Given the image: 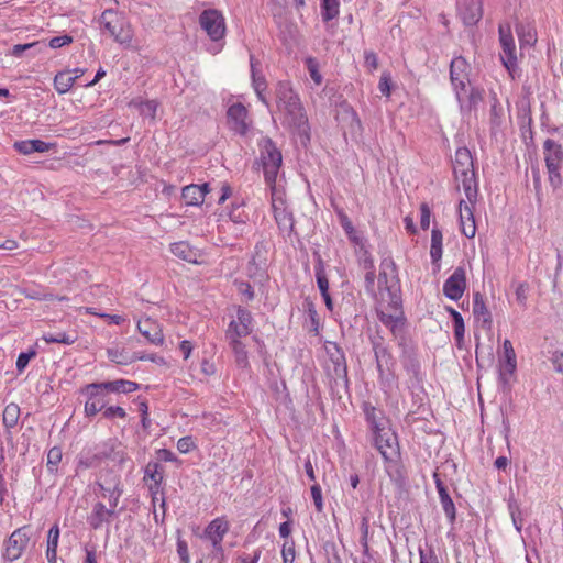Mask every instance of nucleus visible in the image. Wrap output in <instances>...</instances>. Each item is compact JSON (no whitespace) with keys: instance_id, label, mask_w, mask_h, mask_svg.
Listing matches in <instances>:
<instances>
[{"instance_id":"f257e3e1","label":"nucleus","mask_w":563,"mask_h":563,"mask_svg":"<svg viewBox=\"0 0 563 563\" xmlns=\"http://www.w3.org/2000/svg\"><path fill=\"white\" fill-rule=\"evenodd\" d=\"M275 93L278 110L285 113L288 124L296 129L302 143L306 144L310 140V126L299 97L292 90L289 81H279L276 85Z\"/></svg>"},{"instance_id":"f03ea898","label":"nucleus","mask_w":563,"mask_h":563,"mask_svg":"<svg viewBox=\"0 0 563 563\" xmlns=\"http://www.w3.org/2000/svg\"><path fill=\"white\" fill-rule=\"evenodd\" d=\"M382 271L378 275L379 305L388 303L394 307L400 305L401 288L398 269L391 258L383 260Z\"/></svg>"},{"instance_id":"7ed1b4c3","label":"nucleus","mask_w":563,"mask_h":563,"mask_svg":"<svg viewBox=\"0 0 563 563\" xmlns=\"http://www.w3.org/2000/svg\"><path fill=\"white\" fill-rule=\"evenodd\" d=\"M101 23L115 42L128 45L132 42V27L117 11L111 9L104 10L101 14Z\"/></svg>"},{"instance_id":"20e7f679","label":"nucleus","mask_w":563,"mask_h":563,"mask_svg":"<svg viewBox=\"0 0 563 563\" xmlns=\"http://www.w3.org/2000/svg\"><path fill=\"white\" fill-rule=\"evenodd\" d=\"M471 65L467 60L457 56L450 64V80L459 103L463 107V97L467 92L470 86Z\"/></svg>"},{"instance_id":"39448f33","label":"nucleus","mask_w":563,"mask_h":563,"mask_svg":"<svg viewBox=\"0 0 563 563\" xmlns=\"http://www.w3.org/2000/svg\"><path fill=\"white\" fill-rule=\"evenodd\" d=\"M30 542V527L23 526L14 530L5 541L3 558L8 561L18 560Z\"/></svg>"},{"instance_id":"423d86ee","label":"nucleus","mask_w":563,"mask_h":563,"mask_svg":"<svg viewBox=\"0 0 563 563\" xmlns=\"http://www.w3.org/2000/svg\"><path fill=\"white\" fill-rule=\"evenodd\" d=\"M282 162L280 151L271 140H264L261 144V164L264 176H277Z\"/></svg>"},{"instance_id":"0eeeda50","label":"nucleus","mask_w":563,"mask_h":563,"mask_svg":"<svg viewBox=\"0 0 563 563\" xmlns=\"http://www.w3.org/2000/svg\"><path fill=\"white\" fill-rule=\"evenodd\" d=\"M374 444L386 462H395L399 456L397 435L387 428L374 433Z\"/></svg>"},{"instance_id":"6e6552de","label":"nucleus","mask_w":563,"mask_h":563,"mask_svg":"<svg viewBox=\"0 0 563 563\" xmlns=\"http://www.w3.org/2000/svg\"><path fill=\"white\" fill-rule=\"evenodd\" d=\"M499 41L503 48L500 59L503 65L511 74L517 66L516 45L509 25H499Z\"/></svg>"},{"instance_id":"1a4fd4ad","label":"nucleus","mask_w":563,"mask_h":563,"mask_svg":"<svg viewBox=\"0 0 563 563\" xmlns=\"http://www.w3.org/2000/svg\"><path fill=\"white\" fill-rule=\"evenodd\" d=\"M199 22L212 41H219L224 36L225 22L223 15L218 10L203 11Z\"/></svg>"},{"instance_id":"9d476101","label":"nucleus","mask_w":563,"mask_h":563,"mask_svg":"<svg viewBox=\"0 0 563 563\" xmlns=\"http://www.w3.org/2000/svg\"><path fill=\"white\" fill-rule=\"evenodd\" d=\"M104 390L102 383L88 384L81 389V393L88 396L85 404V415L87 417H93L104 408Z\"/></svg>"},{"instance_id":"9b49d317","label":"nucleus","mask_w":563,"mask_h":563,"mask_svg":"<svg viewBox=\"0 0 563 563\" xmlns=\"http://www.w3.org/2000/svg\"><path fill=\"white\" fill-rule=\"evenodd\" d=\"M466 289V273L464 267L459 266L454 269L453 274L443 284V294L451 300H459L462 298Z\"/></svg>"},{"instance_id":"f8f14e48","label":"nucleus","mask_w":563,"mask_h":563,"mask_svg":"<svg viewBox=\"0 0 563 563\" xmlns=\"http://www.w3.org/2000/svg\"><path fill=\"white\" fill-rule=\"evenodd\" d=\"M489 112H488V123L490 134L494 137H497L499 133L504 131L506 125V114L504 107L501 106L497 95L492 92L489 95Z\"/></svg>"},{"instance_id":"ddd939ff","label":"nucleus","mask_w":563,"mask_h":563,"mask_svg":"<svg viewBox=\"0 0 563 563\" xmlns=\"http://www.w3.org/2000/svg\"><path fill=\"white\" fill-rule=\"evenodd\" d=\"M457 14L464 25H476L483 18V0H459Z\"/></svg>"},{"instance_id":"4468645a","label":"nucleus","mask_w":563,"mask_h":563,"mask_svg":"<svg viewBox=\"0 0 563 563\" xmlns=\"http://www.w3.org/2000/svg\"><path fill=\"white\" fill-rule=\"evenodd\" d=\"M400 362L404 368L409 375L416 380V383L422 382V372L420 362L417 358L416 350L411 342L401 343Z\"/></svg>"},{"instance_id":"2eb2a0df","label":"nucleus","mask_w":563,"mask_h":563,"mask_svg":"<svg viewBox=\"0 0 563 563\" xmlns=\"http://www.w3.org/2000/svg\"><path fill=\"white\" fill-rule=\"evenodd\" d=\"M181 197L187 205L199 206L203 202L211 205V188L208 183L187 185L183 188Z\"/></svg>"},{"instance_id":"dca6fc26","label":"nucleus","mask_w":563,"mask_h":563,"mask_svg":"<svg viewBox=\"0 0 563 563\" xmlns=\"http://www.w3.org/2000/svg\"><path fill=\"white\" fill-rule=\"evenodd\" d=\"M543 148L544 159L549 174L559 176V170L563 163L562 146L558 142L548 139L543 144Z\"/></svg>"},{"instance_id":"f3484780","label":"nucleus","mask_w":563,"mask_h":563,"mask_svg":"<svg viewBox=\"0 0 563 563\" xmlns=\"http://www.w3.org/2000/svg\"><path fill=\"white\" fill-rule=\"evenodd\" d=\"M247 114V109L242 103L232 104L227 112L230 129L244 135L249 130Z\"/></svg>"},{"instance_id":"a211bd4d","label":"nucleus","mask_w":563,"mask_h":563,"mask_svg":"<svg viewBox=\"0 0 563 563\" xmlns=\"http://www.w3.org/2000/svg\"><path fill=\"white\" fill-rule=\"evenodd\" d=\"M437 492L439 494L440 504L442 509L451 525H453L456 520V508L455 505L449 494V489L444 482L440 478L438 473L433 474Z\"/></svg>"},{"instance_id":"6ab92c4d","label":"nucleus","mask_w":563,"mask_h":563,"mask_svg":"<svg viewBox=\"0 0 563 563\" xmlns=\"http://www.w3.org/2000/svg\"><path fill=\"white\" fill-rule=\"evenodd\" d=\"M453 176H475L473 157L468 148L460 147L453 161Z\"/></svg>"},{"instance_id":"aec40b11","label":"nucleus","mask_w":563,"mask_h":563,"mask_svg":"<svg viewBox=\"0 0 563 563\" xmlns=\"http://www.w3.org/2000/svg\"><path fill=\"white\" fill-rule=\"evenodd\" d=\"M228 529V522L219 518L212 520L206 529L207 534L212 541L214 555L219 556V560L223 558V549L221 542Z\"/></svg>"},{"instance_id":"412c9836","label":"nucleus","mask_w":563,"mask_h":563,"mask_svg":"<svg viewBox=\"0 0 563 563\" xmlns=\"http://www.w3.org/2000/svg\"><path fill=\"white\" fill-rule=\"evenodd\" d=\"M139 332L152 344L162 345L164 343V334L161 324L152 319L146 318L137 322Z\"/></svg>"},{"instance_id":"4be33fe9","label":"nucleus","mask_w":563,"mask_h":563,"mask_svg":"<svg viewBox=\"0 0 563 563\" xmlns=\"http://www.w3.org/2000/svg\"><path fill=\"white\" fill-rule=\"evenodd\" d=\"M472 310L476 321L482 322V328L485 330H490L493 324L492 313L488 310L484 297L481 292H475L473 295Z\"/></svg>"},{"instance_id":"5701e85b","label":"nucleus","mask_w":563,"mask_h":563,"mask_svg":"<svg viewBox=\"0 0 563 563\" xmlns=\"http://www.w3.org/2000/svg\"><path fill=\"white\" fill-rule=\"evenodd\" d=\"M461 231L466 238H473L476 232L474 220V207L468 206L465 200L459 202Z\"/></svg>"},{"instance_id":"b1692460","label":"nucleus","mask_w":563,"mask_h":563,"mask_svg":"<svg viewBox=\"0 0 563 563\" xmlns=\"http://www.w3.org/2000/svg\"><path fill=\"white\" fill-rule=\"evenodd\" d=\"M55 147V144L47 143L42 140H24L14 143V148L24 155L32 153H45Z\"/></svg>"},{"instance_id":"393cba45","label":"nucleus","mask_w":563,"mask_h":563,"mask_svg":"<svg viewBox=\"0 0 563 563\" xmlns=\"http://www.w3.org/2000/svg\"><path fill=\"white\" fill-rule=\"evenodd\" d=\"M250 64H251V75H252V86L254 88V91L257 96V98L264 103L268 104L267 99L265 97V91L267 89V82L265 77L257 70V62L255 60L254 56L251 55L250 57Z\"/></svg>"},{"instance_id":"a878e982","label":"nucleus","mask_w":563,"mask_h":563,"mask_svg":"<svg viewBox=\"0 0 563 563\" xmlns=\"http://www.w3.org/2000/svg\"><path fill=\"white\" fill-rule=\"evenodd\" d=\"M330 360L333 364V378L335 382L339 379L347 384V366L344 352L335 345V352L330 354Z\"/></svg>"},{"instance_id":"bb28decb","label":"nucleus","mask_w":563,"mask_h":563,"mask_svg":"<svg viewBox=\"0 0 563 563\" xmlns=\"http://www.w3.org/2000/svg\"><path fill=\"white\" fill-rule=\"evenodd\" d=\"M364 413L373 433L384 431L387 420L385 419L382 410H378L371 404H364Z\"/></svg>"},{"instance_id":"cd10ccee","label":"nucleus","mask_w":563,"mask_h":563,"mask_svg":"<svg viewBox=\"0 0 563 563\" xmlns=\"http://www.w3.org/2000/svg\"><path fill=\"white\" fill-rule=\"evenodd\" d=\"M130 108L139 110L141 115L147 117L151 120L156 119L157 109L159 103L157 100H147L141 97L134 98L129 102Z\"/></svg>"},{"instance_id":"c85d7f7f","label":"nucleus","mask_w":563,"mask_h":563,"mask_svg":"<svg viewBox=\"0 0 563 563\" xmlns=\"http://www.w3.org/2000/svg\"><path fill=\"white\" fill-rule=\"evenodd\" d=\"M382 309L377 310V316L379 321L389 328L393 323L396 322L398 318H400L404 314L402 311V299L400 298V305L397 307H394L388 303L380 305Z\"/></svg>"},{"instance_id":"c756f323","label":"nucleus","mask_w":563,"mask_h":563,"mask_svg":"<svg viewBox=\"0 0 563 563\" xmlns=\"http://www.w3.org/2000/svg\"><path fill=\"white\" fill-rule=\"evenodd\" d=\"M485 90L479 87H467V92L463 97V107L461 109H467L468 111H476L479 104L484 101Z\"/></svg>"},{"instance_id":"7c9ffc66","label":"nucleus","mask_w":563,"mask_h":563,"mask_svg":"<svg viewBox=\"0 0 563 563\" xmlns=\"http://www.w3.org/2000/svg\"><path fill=\"white\" fill-rule=\"evenodd\" d=\"M275 221L282 232L290 235L294 231L295 220L292 213L286 207H278L273 209Z\"/></svg>"},{"instance_id":"2f4dec72","label":"nucleus","mask_w":563,"mask_h":563,"mask_svg":"<svg viewBox=\"0 0 563 563\" xmlns=\"http://www.w3.org/2000/svg\"><path fill=\"white\" fill-rule=\"evenodd\" d=\"M107 355L111 362L120 365H128L137 360H143L145 357V355L140 352L129 354L124 349H108Z\"/></svg>"},{"instance_id":"473e14b6","label":"nucleus","mask_w":563,"mask_h":563,"mask_svg":"<svg viewBox=\"0 0 563 563\" xmlns=\"http://www.w3.org/2000/svg\"><path fill=\"white\" fill-rule=\"evenodd\" d=\"M98 487L101 490L102 497L109 498V506L115 508L119 504V499L123 493L120 481H115L112 485L98 483Z\"/></svg>"},{"instance_id":"72a5a7b5","label":"nucleus","mask_w":563,"mask_h":563,"mask_svg":"<svg viewBox=\"0 0 563 563\" xmlns=\"http://www.w3.org/2000/svg\"><path fill=\"white\" fill-rule=\"evenodd\" d=\"M102 386L106 388L107 391L110 393H122V394H130L140 388V385L132 380L126 379H115L112 382H103Z\"/></svg>"},{"instance_id":"f704fd0d","label":"nucleus","mask_w":563,"mask_h":563,"mask_svg":"<svg viewBox=\"0 0 563 563\" xmlns=\"http://www.w3.org/2000/svg\"><path fill=\"white\" fill-rule=\"evenodd\" d=\"M170 251L176 257L181 258L186 262H189V263L197 262V258H196L197 254L194 251V249L189 245L188 242L180 241V242L173 243L170 245Z\"/></svg>"},{"instance_id":"c9c22d12","label":"nucleus","mask_w":563,"mask_h":563,"mask_svg":"<svg viewBox=\"0 0 563 563\" xmlns=\"http://www.w3.org/2000/svg\"><path fill=\"white\" fill-rule=\"evenodd\" d=\"M75 82L76 77H73L71 71L63 70L54 77V88L59 95L68 92Z\"/></svg>"},{"instance_id":"e433bc0d","label":"nucleus","mask_w":563,"mask_h":563,"mask_svg":"<svg viewBox=\"0 0 563 563\" xmlns=\"http://www.w3.org/2000/svg\"><path fill=\"white\" fill-rule=\"evenodd\" d=\"M107 507L98 501L93 505L91 514L88 516V523L93 530H98L103 523H108L106 518Z\"/></svg>"},{"instance_id":"4c0bfd02","label":"nucleus","mask_w":563,"mask_h":563,"mask_svg":"<svg viewBox=\"0 0 563 563\" xmlns=\"http://www.w3.org/2000/svg\"><path fill=\"white\" fill-rule=\"evenodd\" d=\"M373 349L376 357L377 369L380 374H383V366H388L393 360V356L382 342L373 341Z\"/></svg>"},{"instance_id":"58836bf2","label":"nucleus","mask_w":563,"mask_h":563,"mask_svg":"<svg viewBox=\"0 0 563 563\" xmlns=\"http://www.w3.org/2000/svg\"><path fill=\"white\" fill-rule=\"evenodd\" d=\"M442 240L443 235L440 229L433 228L431 231L430 256L432 263H438L442 257Z\"/></svg>"},{"instance_id":"ea45409f","label":"nucleus","mask_w":563,"mask_h":563,"mask_svg":"<svg viewBox=\"0 0 563 563\" xmlns=\"http://www.w3.org/2000/svg\"><path fill=\"white\" fill-rule=\"evenodd\" d=\"M235 357V363L240 368H249V356L245 350V345L241 342V340H233V342H229Z\"/></svg>"},{"instance_id":"a19ab883","label":"nucleus","mask_w":563,"mask_h":563,"mask_svg":"<svg viewBox=\"0 0 563 563\" xmlns=\"http://www.w3.org/2000/svg\"><path fill=\"white\" fill-rule=\"evenodd\" d=\"M317 256V263L314 266L316 269V278H317V285L321 292V295H325V292H329V280L325 275L324 271V264L319 254L316 253Z\"/></svg>"},{"instance_id":"79ce46f5","label":"nucleus","mask_w":563,"mask_h":563,"mask_svg":"<svg viewBox=\"0 0 563 563\" xmlns=\"http://www.w3.org/2000/svg\"><path fill=\"white\" fill-rule=\"evenodd\" d=\"M340 13V0H322L321 15L323 21L328 22L336 18Z\"/></svg>"},{"instance_id":"37998d69","label":"nucleus","mask_w":563,"mask_h":563,"mask_svg":"<svg viewBox=\"0 0 563 563\" xmlns=\"http://www.w3.org/2000/svg\"><path fill=\"white\" fill-rule=\"evenodd\" d=\"M277 178H266L267 184L271 188L272 192V207L273 209L278 207H285V199H284V189L279 187V185L276 184Z\"/></svg>"},{"instance_id":"c03bdc74","label":"nucleus","mask_w":563,"mask_h":563,"mask_svg":"<svg viewBox=\"0 0 563 563\" xmlns=\"http://www.w3.org/2000/svg\"><path fill=\"white\" fill-rule=\"evenodd\" d=\"M78 336L76 333H66V332H58V333H48L44 334L43 340L47 343H63L66 345H70L77 341Z\"/></svg>"},{"instance_id":"a18cd8bd","label":"nucleus","mask_w":563,"mask_h":563,"mask_svg":"<svg viewBox=\"0 0 563 563\" xmlns=\"http://www.w3.org/2000/svg\"><path fill=\"white\" fill-rule=\"evenodd\" d=\"M163 466L158 462L150 461L144 470V481L163 482Z\"/></svg>"},{"instance_id":"49530a36","label":"nucleus","mask_w":563,"mask_h":563,"mask_svg":"<svg viewBox=\"0 0 563 563\" xmlns=\"http://www.w3.org/2000/svg\"><path fill=\"white\" fill-rule=\"evenodd\" d=\"M477 178H463V188L468 201V206L474 207L477 200L478 184Z\"/></svg>"},{"instance_id":"de8ad7c7","label":"nucleus","mask_w":563,"mask_h":563,"mask_svg":"<svg viewBox=\"0 0 563 563\" xmlns=\"http://www.w3.org/2000/svg\"><path fill=\"white\" fill-rule=\"evenodd\" d=\"M20 417V407L15 404H9L3 411V424L11 429L16 426Z\"/></svg>"},{"instance_id":"09e8293b","label":"nucleus","mask_w":563,"mask_h":563,"mask_svg":"<svg viewBox=\"0 0 563 563\" xmlns=\"http://www.w3.org/2000/svg\"><path fill=\"white\" fill-rule=\"evenodd\" d=\"M241 328L242 325L238 321L232 320L225 331V339L229 342H233V340H240L241 338L246 336L252 332V330H243Z\"/></svg>"},{"instance_id":"8fccbe9b","label":"nucleus","mask_w":563,"mask_h":563,"mask_svg":"<svg viewBox=\"0 0 563 563\" xmlns=\"http://www.w3.org/2000/svg\"><path fill=\"white\" fill-rule=\"evenodd\" d=\"M405 328H406V319H405L404 314L400 318H398L396 320V322L389 327L391 334L395 336L396 340H398L399 347H401L402 342H410L405 334Z\"/></svg>"},{"instance_id":"3c124183","label":"nucleus","mask_w":563,"mask_h":563,"mask_svg":"<svg viewBox=\"0 0 563 563\" xmlns=\"http://www.w3.org/2000/svg\"><path fill=\"white\" fill-rule=\"evenodd\" d=\"M453 321V327H454V338H455V341H456V346L459 349H462L463 347V343H464V333H465V324H464V319L462 317V314H454V319H452Z\"/></svg>"},{"instance_id":"603ef678","label":"nucleus","mask_w":563,"mask_h":563,"mask_svg":"<svg viewBox=\"0 0 563 563\" xmlns=\"http://www.w3.org/2000/svg\"><path fill=\"white\" fill-rule=\"evenodd\" d=\"M63 457L62 450L58 446H53L47 453V470L54 474L57 472L58 464Z\"/></svg>"},{"instance_id":"864d4df0","label":"nucleus","mask_w":563,"mask_h":563,"mask_svg":"<svg viewBox=\"0 0 563 563\" xmlns=\"http://www.w3.org/2000/svg\"><path fill=\"white\" fill-rule=\"evenodd\" d=\"M308 73L317 86L322 84V75L319 70V63L314 57H308L305 60Z\"/></svg>"},{"instance_id":"5fc2aeb1","label":"nucleus","mask_w":563,"mask_h":563,"mask_svg":"<svg viewBox=\"0 0 563 563\" xmlns=\"http://www.w3.org/2000/svg\"><path fill=\"white\" fill-rule=\"evenodd\" d=\"M243 329V330H252L253 331V317L251 314V312L239 306L238 309H236V320Z\"/></svg>"},{"instance_id":"6e6d98bb","label":"nucleus","mask_w":563,"mask_h":563,"mask_svg":"<svg viewBox=\"0 0 563 563\" xmlns=\"http://www.w3.org/2000/svg\"><path fill=\"white\" fill-rule=\"evenodd\" d=\"M232 189L228 184H223L219 191L216 194L211 189V205L216 201L218 205L224 203V201L231 196Z\"/></svg>"},{"instance_id":"4d7b16f0","label":"nucleus","mask_w":563,"mask_h":563,"mask_svg":"<svg viewBox=\"0 0 563 563\" xmlns=\"http://www.w3.org/2000/svg\"><path fill=\"white\" fill-rule=\"evenodd\" d=\"M35 355H36V352L34 350H30L29 352L20 353L19 356H18V360H16V369H18V372L22 373L26 368L29 362L33 357H35Z\"/></svg>"},{"instance_id":"13d9d810","label":"nucleus","mask_w":563,"mask_h":563,"mask_svg":"<svg viewBox=\"0 0 563 563\" xmlns=\"http://www.w3.org/2000/svg\"><path fill=\"white\" fill-rule=\"evenodd\" d=\"M379 91L387 98L391 95V77L389 73H383L378 84Z\"/></svg>"},{"instance_id":"bf43d9fd","label":"nucleus","mask_w":563,"mask_h":563,"mask_svg":"<svg viewBox=\"0 0 563 563\" xmlns=\"http://www.w3.org/2000/svg\"><path fill=\"white\" fill-rule=\"evenodd\" d=\"M238 291L243 295L246 301H252L255 297L253 287L247 282H235Z\"/></svg>"},{"instance_id":"052dcab7","label":"nucleus","mask_w":563,"mask_h":563,"mask_svg":"<svg viewBox=\"0 0 563 563\" xmlns=\"http://www.w3.org/2000/svg\"><path fill=\"white\" fill-rule=\"evenodd\" d=\"M311 496L318 512L323 510V499H322V490L319 484H313L311 486Z\"/></svg>"},{"instance_id":"680f3d73","label":"nucleus","mask_w":563,"mask_h":563,"mask_svg":"<svg viewBox=\"0 0 563 563\" xmlns=\"http://www.w3.org/2000/svg\"><path fill=\"white\" fill-rule=\"evenodd\" d=\"M323 548L328 554V563H342V560L336 551L335 543L327 542Z\"/></svg>"},{"instance_id":"e2e57ef3","label":"nucleus","mask_w":563,"mask_h":563,"mask_svg":"<svg viewBox=\"0 0 563 563\" xmlns=\"http://www.w3.org/2000/svg\"><path fill=\"white\" fill-rule=\"evenodd\" d=\"M295 554H296V551H295L294 541H291L290 543L285 542L283 545V550H282L284 563H294Z\"/></svg>"},{"instance_id":"0e129e2a","label":"nucleus","mask_w":563,"mask_h":563,"mask_svg":"<svg viewBox=\"0 0 563 563\" xmlns=\"http://www.w3.org/2000/svg\"><path fill=\"white\" fill-rule=\"evenodd\" d=\"M375 271H367L364 277L365 289L371 296L374 297L377 296L375 292Z\"/></svg>"},{"instance_id":"69168bd1","label":"nucleus","mask_w":563,"mask_h":563,"mask_svg":"<svg viewBox=\"0 0 563 563\" xmlns=\"http://www.w3.org/2000/svg\"><path fill=\"white\" fill-rule=\"evenodd\" d=\"M73 36L70 35H62V36H56V37H53L49 40V47L51 48H60L63 46H66V45H69L73 43Z\"/></svg>"},{"instance_id":"338daca9","label":"nucleus","mask_w":563,"mask_h":563,"mask_svg":"<svg viewBox=\"0 0 563 563\" xmlns=\"http://www.w3.org/2000/svg\"><path fill=\"white\" fill-rule=\"evenodd\" d=\"M195 448V443L191 437H183L177 441V450L180 453H188Z\"/></svg>"},{"instance_id":"774afa93","label":"nucleus","mask_w":563,"mask_h":563,"mask_svg":"<svg viewBox=\"0 0 563 563\" xmlns=\"http://www.w3.org/2000/svg\"><path fill=\"white\" fill-rule=\"evenodd\" d=\"M419 558L420 563H440L433 549L426 552L422 548H419Z\"/></svg>"}]
</instances>
